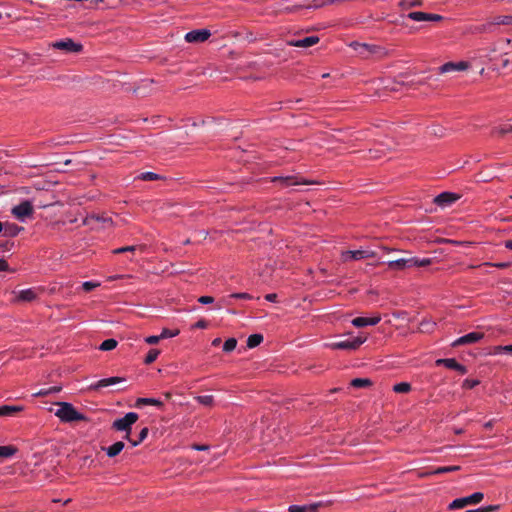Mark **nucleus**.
<instances>
[{
  "label": "nucleus",
  "mask_w": 512,
  "mask_h": 512,
  "mask_svg": "<svg viewBox=\"0 0 512 512\" xmlns=\"http://www.w3.org/2000/svg\"><path fill=\"white\" fill-rule=\"evenodd\" d=\"M221 344V338H215L213 341H212V346L214 347H217Z\"/></svg>",
  "instance_id": "obj_58"
},
{
  "label": "nucleus",
  "mask_w": 512,
  "mask_h": 512,
  "mask_svg": "<svg viewBox=\"0 0 512 512\" xmlns=\"http://www.w3.org/2000/svg\"><path fill=\"white\" fill-rule=\"evenodd\" d=\"M376 256V253L371 250H355V251H345L342 253L343 261L349 260H360L364 258H373Z\"/></svg>",
  "instance_id": "obj_9"
},
{
  "label": "nucleus",
  "mask_w": 512,
  "mask_h": 512,
  "mask_svg": "<svg viewBox=\"0 0 512 512\" xmlns=\"http://www.w3.org/2000/svg\"><path fill=\"white\" fill-rule=\"evenodd\" d=\"M59 409L55 412V415L60 418L63 422H74L86 420V417L79 413L72 404L67 402H59Z\"/></svg>",
  "instance_id": "obj_1"
},
{
  "label": "nucleus",
  "mask_w": 512,
  "mask_h": 512,
  "mask_svg": "<svg viewBox=\"0 0 512 512\" xmlns=\"http://www.w3.org/2000/svg\"><path fill=\"white\" fill-rule=\"evenodd\" d=\"M139 416L135 412H129L124 417L116 419L112 423V429L116 431L131 433L132 425L135 424Z\"/></svg>",
  "instance_id": "obj_2"
},
{
  "label": "nucleus",
  "mask_w": 512,
  "mask_h": 512,
  "mask_svg": "<svg viewBox=\"0 0 512 512\" xmlns=\"http://www.w3.org/2000/svg\"><path fill=\"white\" fill-rule=\"evenodd\" d=\"M265 299H266L267 301H270V302H275V301H276V299H277V294H274V293L267 294V295L265 296Z\"/></svg>",
  "instance_id": "obj_53"
},
{
  "label": "nucleus",
  "mask_w": 512,
  "mask_h": 512,
  "mask_svg": "<svg viewBox=\"0 0 512 512\" xmlns=\"http://www.w3.org/2000/svg\"><path fill=\"white\" fill-rule=\"evenodd\" d=\"M412 258H400L388 261V267L393 270H404L412 267Z\"/></svg>",
  "instance_id": "obj_17"
},
{
  "label": "nucleus",
  "mask_w": 512,
  "mask_h": 512,
  "mask_svg": "<svg viewBox=\"0 0 512 512\" xmlns=\"http://www.w3.org/2000/svg\"><path fill=\"white\" fill-rule=\"evenodd\" d=\"M479 384V380L476 379H465L463 381L462 387L465 389H472Z\"/></svg>",
  "instance_id": "obj_45"
},
{
  "label": "nucleus",
  "mask_w": 512,
  "mask_h": 512,
  "mask_svg": "<svg viewBox=\"0 0 512 512\" xmlns=\"http://www.w3.org/2000/svg\"><path fill=\"white\" fill-rule=\"evenodd\" d=\"M100 284L98 282H93V281H86L82 284V288L84 291L86 292H90L92 291L93 289H95L96 287H98Z\"/></svg>",
  "instance_id": "obj_46"
},
{
  "label": "nucleus",
  "mask_w": 512,
  "mask_h": 512,
  "mask_svg": "<svg viewBox=\"0 0 512 512\" xmlns=\"http://www.w3.org/2000/svg\"><path fill=\"white\" fill-rule=\"evenodd\" d=\"M137 178L143 181H156L163 179L161 175L154 172H143Z\"/></svg>",
  "instance_id": "obj_32"
},
{
  "label": "nucleus",
  "mask_w": 512,
  "mask_h": 512,
  "mask_svg": "<svg viewBox=\"0 0 512 512\" xmlns=\"http://www.w3.org/2000/svg\"><path fill=\"white\" fill-rule=\"evenodd\" d=\"M436 365H443L448 369L456 370L462 375L467 373V368L464 365L458 363L454 358L438 359L436 360Z\"/></svg>",
  "instance_id": "obj_11"
},
{
  "label": "nucleus",
  "mask_w": 512,
  "mask_h": 512,
  "mask_svg": "<svg viewBox=\"0 0 512 512\" xmlns=\"http://www.w3.org/2000/svg\"><path fill=\"white\" fill-rule=\"evenodd\" d=\"M37 298V293L33 289H25L18 292L15 301L32 302Z\"/></svg>",
  "instance_id": "obj_20"
},
{
  "label": "nucleus",
  "mask_w": 512,
  "mask_h": 512,
  "mask_svg": "<svg viewBox=\"0 0 512 512\" xmlns=\"http://www.w3.org/2000/svg\"><path fill=\"white\" fill-rule=\"evenodd\" d=\"M460 470V466H444L437 468L433 474H443Z\"/></svg>",
  "instance_id": "obj_41"
},
{
  "label": "nucleus",
  "mask_w": 512,
  "mask_h": 512,
  "mask_svg": "<svg viewBox=\"0 0 512 512\" xmlns=\"http://www.w3.org/2000/svg\"><path fill=\"white\" fill-rule=\"evenodd\" d=\"M18 449L13 445L0 446V458H10L17 453Z\"/></svg>",
  "instance_id": "obj_28"
},
{
  "label": "nucleus",
  "mask_w": 512,
  "mask_h": 512,
  "mask_svg": "<svg viewBox=\"0 0 512 512\" xmlns=\"http://www.w3.org/2000/svg\"><path fill=\"white\" fill-rule=\"evenodd\" d=\"M370 154H371V156H370L371 158H379L380 157V155L378 154V151H375L373 153V151L370 150Z\"/></svg>",
  "instance_id": "obj_60"
},
{
  "label": "nucleus",
  "mask_w": 512,
  "mask_h": 512,
  "mask_svg": "<svg viewBox=\"0 0 512 512\" xmlns=\"http://www.w3.org/2000/svg\"><path fill=\"white\" fill-rule=\"evenodd\" d=\"M160 354L158 349H150L144 359L145 364H152Z\"/></svg>",
  "instance_id": "obj_38"
},
{
  "label": "nucleus",
  "mask_w": 512,
  "mask_h": 512,
  "mask_svg": "<svg viewBox=\"0 0 512 512\" xmlns=\"http://www.w3.org/2000/svg\"><path fill=\"white\" fill-rule=\"evenodd\" d=\"M179 330L176 329V330H169L167 328H164L160 334V337L161 339H166V338H171V337H175L179 334Z\"/></svg>",
  "instance_id": "obj_43"
},
{
  "label": "nucleus",
  "mask_w": 512,
  "mask_h": 512,
  "mask_svg": "<svg viewBox=\"0 0 512 512\" xmlns=\"http://www.w3.org/2000/svg\"><path fill=\"white\" fill-rule=\"evenodd\" d=\"M117 341L115 339H107V340H104L99 349L102 350V351H110V350H113L114 348H116L117 346Z\"/></svg>",
  "instance_id": "obj_36"
},
{
  "label": "nucleus",
  "mask_w": 512,
  "mask_h": 512,
  "mask_svg": "<svg viewBox=\"0 0 512 512\" xmlns=\"http://www.w3.org/2000/svg\"><path fill=\"white\" fill-rule=\"evenodd\" d=\"M0 271H12L6 260L0 259Z\"/></svg>",
  "instance_id": "obj_50"
},
{
  "label": "nucleus",
  "mask_w": 512,
  "mask_h": 512,
  "mask_svg": "<svg viewBox=\"0 0 512 512\" xmlns=\"http://www.w3.org/2000/svg\"><path fill=\"white\" fill-rule=\"evenodd\" d=\"M505 247H506L507 249L512 250V240H508V241H506V242H505Z\"/></svg>",
  "instance_id": "obj_59"
},
{
  "label": "nucleus",
  "mask_w": 512,
  "mask_h": 512,
  "mask_svg": "<svg viewBox=\"0 0 512 512\" xmlns=\"http://www.w3.org/2000/svg\"><path fill=\"white\" fill-rule=\"evenodd\" d=\"M124 381H125L124 378L117 377V376L109 377V378H104V379H101V380L97 381L94 384H91L90 389L98 391L101 388L108 387V386H111V385H115V384H118V383H122Z\"/></svg>",
  "instance_id": "obj_15"
},
{
  "label": "nucleus",
  "mask_w": 512,
  "mask_h": 512,
  "mask_svg": "<svg viewBox=\"0 0 512 512\" xmlns=\"http://www.w3.org/2000/svg\"><path fill=\"white\" fill-rule=\"evenodd\" d=\"M130 434L131 433L125 432V436H124V439L128 440L129 442H130V440H132L130 437Z\"/></svg>",
  "instance_id": "obj_63"
},
{
  "label": "nucleus",
  "mask_w": 512,
  "mask_h": 512,
  "mask_svg": "<svg viewBox=\"0 0 512 512\" xmlns=\"http://www.w3.org/2000/svg\"><path fill=\"white\" fill-rule=\"evenodd\" d=\"M161 337L160 335H153V336H149L145 339L146 343L148 344H151V345H154V344H157L159 341H160Z\"/></svg>",
  "instance_id": "obj_47"
},
{
  "label": "nucleus",
  "mask_w": 512,
  "mask_h": 512,
  "mask_svg": "<svg viewBox=\"0 0 512 512\" xmlns=\"http://www.w3.org/2000/svg\"><path fill=\"white\" fill-rule=\"evenodd\" d=\"M48 394H49L48 389H42L39 392H37L35 395L36 396H45V395H48Z\"/></svg>",
  "instance_id": "obj_57"
},
{
  "label": "nucleus",
  "mask_w": 512,
  "mask_h": 512,
  "mask_svg": "<svg viewBox=\"0 0 512 512\" xmlns=\"http://www.w3.org/2000/svg\"><path fill=\"white\" fill-rule=\"evenodd\" d=\"M502 349H503L504 351H506V352H511V353H512V345L504 346Z\"/></svg>",
  "instance_id": "obj_61"
},
{
  "label": "nucleus",
  "mask_w": 512,
  "mask_h": 512,
  "mask_svg": "<svg viewBox=\"0 0 512 512\" xmlns=\"http://www.w3.org/2000/svg\"><path fill=\"white\" fill-rule=\"evenodd\" d=\"M263 342L262 334H252L247 339V347L255 348Z\"/></svg>",
  "instance_id": "obj_30"
},
{
  "label": "nucleus",
  "mask_w": 512,
  "mask_h": 512,
  "mask_svg": "<svg viewBox=\"0 0 512 512\" xmlns=\"http://www.w3.org/2000/svg\"><path fill=\"white\" fill-rule=\"evenodd\" d=\"M209 447L207 445H198V444H194L193 445V449L195 450H199V451H205L207 450Z\"/></svg>",
  "instance_id": "obj_54"
},
{
  "label": "nucleus",
  "mask_w": 512,
  "mask_h": 512,
  "mask_svg": "<svg viewBox=\"0 0 512 512\" xmlns=\"http://www.w3.org/2000/svg\"><path fill=\"white\" fill-rule=\"evenodd\" d=\"M61 390V387H57V386H53V387H50L48 388V391H49V394L51 393H57Z\"/></svg>",
  "instance_id": "obj_56"
},
{
  "label": "nucleus",
  "mask_w": 512,
  "mask_h": 512,
  "mask_svg": "<svg viewBox=\"0 0 512 512\" xmlns=\"http://www.w3.org/2000/svg\"><path fill=\"white\" fill-rule=\"evenodd\" d=\"M407 17L414 21H440L443 19V17L439 14H432V13H426V12H410Z\"/></svg>",
  "instance_id": "obj_12"
},
{
  "label": "nucleus",
  "mask_w": 512,
  "mask_h": 512,
  "mask_svg": "<svg viewBox=\"0 0 512 512\" xmlns=\"http://www.w3.org/2000/svg\"><path fill=\"white\" fill-rule=\"evenodd\" d=\"M459 198L460 196L456 193L443 192L435 197L434 203L442 208H446L455 203Z\"/></svg>",
  "instance_id": "obj_10"
},
{
  "label": "nucleus",
  "mask_w": 512,
  "mask_h": 512,
  "mask_svg": "<svg viewBox=\"0 0 512 512\" xmlns=\"http://www.w3.org/2000/svg\"><path fill=\"white\" fill-rule=\"evenodd\" d=\"M125 444L122 441H117L109 447H103L102 449L106 452L110 458L116 457L124 449Z\"/></svg>",
  "instance_id": "obj_22"
},
{
  "label": "nucleus",
  "mask_w": 512,
  "mask_h": 512,
  "mask_svg": "<svg viewBox=\"0 0 512 512\" xmlns=\"http://www.w3.org/2000/svg\"><path fill=\"white\" fill-rule=\"evenodd\" d=\"M351 386L354 388H366L372 385V382L368 378H355L351 381Z\"/></svg>",
  "instance_id": "obj_31"
},
{
  "label": "nucleus",
  "mask_w": 512,
  "mask_h": 512,
  "mask_svg": "<svg viewBox=\"0 0 512 512\" xmlns=\"http://www.w3.org/2000/svg\"><path fill=\"white\" fill-rule=\"evenodd\" d=\"M135 249H136L135 246H125V247L116 249L114 252L115 253H124V252L134 251Z\"/></svg>",
  "instance_id": "obj_49"
},
{
  "label": "nucleus",
  "mask_w": 512,
  "mask_h": 512,
  "mask_svg": "<svg viewBox=\"0 0 512 512\" xmlns=\"http://www.w3.org/2000/svg\"><path fill=\"white\" fill-rule=\"evenodd\" d=\"M195 400L207 407H211L214 404V397L212 395H203L195 397Z\"/></svg>",
  "instance_id": "obj_34"
},
{
  "label": "nucleus",
  "mask_w": 512,
  "mask_h": 512,
  "mask_svg": "<svg viewBox=\"0 0 512 512\" xmlns=\"http://www.w3.org/2000/svg\"><path fill=\"white\" fill-rule=\"evenodd\" d=\"M423 0H401L399 5L402 9H410L412 7L420 6Z\"/></svg>",
  "instance_id": "obj_37"
},
{
  "label": "nucleus",
  "mask_w": 512,
  "mask_h": 512,
  "mask_svg": "<svg viewBox=\"0 0 512 512\" xmlns=\"http://www.w3.org/2000/svg\"><path fill=\"white\" fill-rule=\"evenodd\" d=\"M237 346V340L236 338H229L225 341L223 345V351L224 352H232Z\"/></svg>",
  "instance_id": "obj_40"
},
{
  "label": "nucleus",
  "mask_w": 512,
  "mask_h": 512,
  "mask_svg": "<svg viewBox=\"0 0 512 512\" xmlns=\"http://www.w3.org/2000/svg\"><path fill=\"white\" fill-rule=\"evenodd\" d=\"M207 324L204 320H200L195 324V327L197 328H206Z\"/></svg>",
  "instance_id": "obj_55"
},
{
  "label": "nucleus",
  "mask_w": 512,
  "mask_h": 512,
  "mask_svg": "<svg viewBox=\"0 0 512 512\" xmlns=\"http://www.w3.org/2000/svg\"><path fill=\"white\" fill-rule=\"evenodd\" d=\"M469 32L472 34H482V33H493L495 32L493 29V25L491 24L490 19L483 23L478 25H473L469 28Z\"/></svg>",
  "instance_id": "obj_19"
},
{
  "label": "nucleus",
  "mask_w": 512,
  "mask_h": 512,
  "mask_svg": "<svg viewBox=\"0 0 512 512\" xmlns=\"http://www.w3.org/2000/svg\"><path fill=\"white\" fill-rule=\"evenodd\" d=\"M211 36L208 29L192 30L185 34V40L189 43H202Z\"/></svg>",
  "instance_id": "obj_8"
},
{
  "label": "nucleus",
  "mask_w": 512,
  "mask_h": 512,
  "mask_svg": "<svg viewBox=\"0 0 512 512\" xmlns=\"http://www.w3.org/2000/svg\"><path fill=\"white\" fill-rule=\"evenodd\" d=\"M272 182H279L283 187L292 185H309L316 183L315 181L307 180L299 175L276 176L271 179Z\"/></svg>",
  "instance_id": "obj_4"
},
{
  "label": "nucleus",
  "mask_w": 512,
  "mask_h": 512,
  "mask_svg": "<svg viewBox=\"0 0 512 512\" xmlns=\"http://www.w3.org/2000/svg\"><path fill=\"white\" fill-rule=\"evenodd\" d=\"M319 42L318 36H307L302 39H292L288 41V44L293 47L308 48Z\"/></svg>",
  "instance_id": "obj_14"
},
{
  "label": "nucleus",
  "mask_w": 512,
  "mask_h": 512,
  "mask_svg": "<svg viewBox=\"0 0 512 512\" xmlns=\"http://www.w3.org/2000/svg\"><path fill=\"white\" fill-rule=\"evenodd\" d=\"M494 31L499 25H512V15H499L490 18Z\"/></svg>",
  "instance_id": "obj_23"
},
{
  "label": "nucleus",
  "mask_w": 512,
  "mask_h": 512,
  "mask_svg": "<svg viewBox=\"0 0 512 512\" xmlns=\"http://www.w3.org/2000/svg\"><path fill=\"white\" fill-rule=\"evenodd\" d=\"M500 509V505H489L477 509L468 510L467 512H494Z\"/></svg>",
  "instance_id": "obj_42"
},
{
  "label": "nucleus",
  "mask_w": 512,
  "mask_h": 512,
  "mask_svg": "<svg viewBox=\"0 0 512 512\" xmlns=\"http://www.w3.org/2000/svg\"><path fill=\"white\" fill-rule=\"evenodd\" d=\"M381 317L380 316H374V317H356L352 320V324L355 327H364L368 325H376L380 322Z\"/></svg>",
  "instance_id": "obj_18"
},
{
  "label": "nucleus",
  "mask_w": 512,
  "mask_h": 512,
  "mask_svg": "<svg viewBox=\"0 0 512 512\" xmlns=\"http://www.w3.org/2000/svg\"><path fill=\"white\" fill-rule=\"evenodd\" d=\"M21 406H9V405H3L0 406V416H13L17 412L22 411Z\"/></svg>",
  "instance_id": "obj_26"
},
{
  "label": "nucleus",
  "mask_w": 512,
  "mask_h": 512,
  "mask_svg": "<svg viewBox=\"0 0 512 512\" xmlns=\"http://www.w3.org/2000/svg\"><path fill=\"white\" fill-rule=\"evenodd\" d=\"M492 133L498 134L500 136H504L506 134L512 133V124L507 123V124L501 125L500 127L494 128Z\"/></svg>",
  "instance_id": "obj_33"
},
{
  "label": "nucleus",
  "mask_w": 512,
  "mask_h": 512,
  "mask_svg": "<svg viewBox=\"0 0 512 512\" xmlns=\"http://www.w3.org/2000/svg\"><path fill=\"white\" fill-rule=\"evenodd\" d=\"M483 337H484V334L481 332H471V333H468V334L458 338L457 340H455L453 342L452 346H460V345H465V344L476 343V342L480 341Z\"/></svg>",
  "instance_id": "obj_13"
},
{
  "label": "nucleus",
  "mask_w": 512,
  "mask_h": 512,
  "mask_svg": "<svg viewBox=\"0 0 512 512\" xmlns=\"http://www.w3.org/2000/svg\"><path fill=\"white\" fill-rule=\"evenodd\" d=\"M149 429L147 427H144L139 435L137 436V440H130V443L133 447L138 446L140 443H142L148 436Z\"/></svg>",
  "instance_id": "obj_35"
},
{
  "label": "nucleus",
  "mask_w": 512,
  "mask_h": 512,
  "mask_svg": "<svg viewBox=\"0 0 512 512\" xmlns=\"http://www.w3.org/2000/svg\"><path fill=\"white\" fill-rule=\"evenodd\" d=\"M198 302L202 304H210L214 302V298L211 296H201L198 298Z\"/></svg>",
  "instance_id": "obj_48"
},
{
  "label": "nucleus",
  "mask_w": 512,
  "mask_h": 512,
  "mask_svg": "<svg viewBox=\"0 0 512 512\" xmlns=\"http://www.w3.org/2000/svg\"><path fill=\"white\" fill-rule=\"evenodd\" d=\"M495 267H498V268H505L507 267V264L506 263H498V264H494Z\"/></svg>",
  "instance_id": "obj_62"
},
{
  "label": "nucleus",
  "mask_w": 512,
  "mask_h": 512,
  "mask_svg": "<svg viewBox=\"0 0 512 512\" xmlns=\"http://www.w3.org/2000/svg\"><path fill=\"white\" fill-rule=\"evenodd\" d=\"M253 297L248 293H233L224 298L222 301L226 305H231V299L251 300Z\"/></svg>",
  "instance_id": "obj_29"
},
{
  "label": "nucleus",
  "mask_w": 512,
  "mask_h": 512,
  "mask_svg": "<svg viewBox=\"0 0 512 512\" xmlns=\"http://www.w3.org/2000/svg\"><path fill=\"white\" fill-rule=\"evenodd\" d=\"M468 68V63L461 61L458 63L448 62L439 67L440 73H448L453 71H464Z\"/></svg>",
  "instance_id": "obj_16"
},
{
  "label": "nucleus",
  "mask_w": 512,
  "mask_h": 512,
  "mask_svg": "<svg viewBox=\"0 0 512 512\" xmlns=\"http://www.w3.org/2000/svg\"><path fill=\"white\" fill-rule=\"evenodd\" d=\"M13 245V242L10 241H0V247L10 250V247Z\"/></svg>",
  "instance_id": "obj_52"
},
{
  "label": "nucleus",
  "mask_w": 512,
  "mask_h": 512,
  "mask_svg": "<svg viewBox=\"0 0 512 512\" xmlns=\"http://www.w3.org/2000/svg\"><path fill=\"white\" fill-rule=\"evenodd\" d=\"M321 502L310 504V505H291L288 508L289 512H318V508L321 506Z\"/></svg>",
  "instance_id": "obj_21"
},
{
  "label": "nucleus",
  "mask_w": 512,
  "mask_h": 512,
  "mask_svg": "<svg viewBox=\"0 0 512 512\" xmlns=\"http://www.w3.org/2000/svg\"><path fill=\"white\" fill-rule=\"evenodd\" d=\"M396 393H407L411 390V385L407 382H400L393 387Z\"/></svg>",
  "instance_id": "obj_39"
},
{
  "label": "nucleus",
  "mask_w": 512,
  "mask_h": 512,
  "mask_svg": "<svg viewBox=\"0 0 512 512\" xmlns=\"http://www.w3.org/2000/svg\"><path fill=\"white\" fill-rule=\"evenodd\" d=\"M52 47L67 53H80L83 50V45L73 41L71 38L55 41L52 43Z\"/></svg>",
  "instance_id": "obj_5"
},
{
  "label": "nucleus",
  "mask_w": 512,
  "mask_h": 512,
  "mask_svg": "<svg viewBox=\"0 0 512 512\" xmlns=\"http://www.w3.org/2000/svg\"><path fill=\"white\" fill-rule=\"evenodd\" d=\"M94 222H99V223H103V224H111L112 223V220L111 218H108V217H104V216H100V215H90V216H87L85 219H84V224L85 225H93Z\"/></svg>",
  "instance_id": "obj_25"
},
{
  "label": "nucleus",
  "mask_w": 512,
  "mask_h": 512,
  "mask_svg": "<svg viewBox=\"0 0 512 512\" xmlns=\"http://www.w3.org/2000/svg\"><path fill=\"white\" fill-rule=\"evenodd\" d=\"M412 262H413L412 267H414V266L424 267V266H428L431 263V260L428 258L420 260L418 258L412 257Z\"/></svg>",
  "instance_id": "obj_44"
},
{
  "label": "nucleus",
  "mask_w": 512,
  "mask_h": 512,
  "mask_svg": "<svg viewBox=\"0 0 512 512\" xmlns=\"http://www.w3.org/2000/svg\"><path fill=\"white\" fill-rule=\"evenodd\" d=\"M365 341H366L365 337L364 338L363 337H355L353 339H347V340L331 343L329 345V347L334 350H356Z\"/></svg>",
  "instance_id": "obj_6"
},
{
  "label": "nucleus",
  "mask_w": 512,
  "mask_h": 512,
  "mask_svg": "<svg viewBox=\"0 0 512 512\" xmlns=\"http://www.w3.org/2000/svg\"><path fill=\"white\" fill-rule=\"evenodd\" d=\"M483 498H484V494L482 492H475L470 496L463 497V498H457V499L453 500L449 504L448 508L450 510L461 509L467 505L478 504L483 500Z\"/></svg>",
  "instance_id": "obj_3"
},
{
  "label": "nucleus",
  "mask_w": 512,
  "mask_h": 512,
  "mask_svg": "<svg viewBox=\"0 0 512 512\" xmlns=\"http://www.w3.org/2000/svg\"><path fill=\"white\" fill-rule=\"evenodd\" d=\"M144 405H154L157 407H163V402L154 398H138L136 401V406L141 407Z\"/></svg>",
  "instance_id": "obj_27"
},
{
  "label": "nucleus",
  "mask_w": 512,
  "mask_h": 512,
  "mask_svg": "<svg viewBox=\"0 0 512 512\" xmlns=\"http://www.w3.org/2000/svg\"><path fill=\"white\" fill-rule=\"evenodd\" d=\"M164 396H165V398H166V399H170L172 395H171V393H170V392H166V393L164 394Z\"/></svg>",
  "instance_id": "obj_64"
},
{
  "label": "nucleus",
  "mask_w": 512,
  "mask_h": 512,
  "mask_svg": "<svg viewBox=\"0 0 512 512\" xmlns=\"http://www.w3.org/2000/svg\"><path fill=\"white\" fill-rule=\"evenodd\" d=\"M4 225H5V228L2 231V235L5 237H14V236L18 235V233L21 230H23V227H19L16 224H11V223L6 222V223H4Z\"/></svg>",
  "instance_id": "obj_24"
},
{
  "label": "nucleus",
  "mask_w": 512,
  "mask_h": 512,
  "mask_svg": "<svg viewBox=\"0 0 512 512\" xmlns=\"http://www.w3.org/2000/svg\"><path fill=\"white\" fill-rule=\"evenodd\" d=\"M353 46H354L355 49L360 48V49H365V50L371 52L370 51V46L368 44L354 43Z\"/></svg>",
  "instance_id": "obj_51"
},
{
  "label": "nucleus",
  "mask_w": 512,
  "mask_h": 512,
  "mask_svg": "<svg viewBox=\"0 0 512 512\" xmlns=\"http://www.w3.org/2000/svg\"><path fill=\"white\" fill-rule=\"evenodd\" d=\"M34 212L33 205L30 201H22L19 205L12 208L11 213L20 221H25Z\"/></svg>",
  "instance_id": "obj_7"
}]
</instances>
